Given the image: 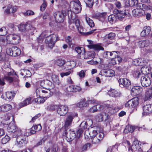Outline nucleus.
Returning a JSON list of instances; mask_svg holds the SVG:
<instances>
[{"mask_svg": "<svg viewBox=\"0 0 152 152\" xmlns=\"http://www.w3.org/2000/svg\"><path fill=\"white\" fill-rule=\"evenodd\" d=\"M152 98V87L147 89L145 94V100Z\"/></svg>", "mask_w": 152, "mask_h": 152, "instance_id": "nucleus-27", "label": "nucleus"}, {"mask_svg": "<svg viewBox=\"0 0 152 152\" xmlns=\"http://www.w3.org/2000/svg\"><path fill=\"white\" fill-rule=\"evenodd\" d=\"M139 99L135 97L129 100L125 104L126 107L128 108L134 107L138 105L139 104Z\"/></svg>", "mask_w": 152, "mask_h": 152, "instance_id": "nucleus-8", "label": "nucleus"}, {"mask_svg": "<svg viewBox=\"0 0 152 152\" xmlns=\"http://www.w3.org/2000/svg\"><path fill=\"white\" fill-rule=\"evenodd\" d=\"M140 81L142 85L144 87L148 86L151 83V79L147 75H144L142 76Z\"/></svg>", "mask_w": 152, "mask_h": 152, "instance_id": "nucleus-11", "label": "nucleus"}, {"mask_svg": "<svg viewBox=\"0 0 152 152\" xmlns=\"http://www.w3.org/2000/svg\"><path fill=\"white\" fill-rule=\"evenodd\" d=\"M34 100L35 102L38 104L43 103L45 101L44 99L41 97L37 98L35 99Z\"/></svg>", "mask_w": 152, "mask_h": 152, "instance_id": "nucleus-50", "label": "nucleus"}, {"mask_svg": "<svg viewBox=\"0 0 152 152\" xmlns=\"http://www.w3.org/2000/svg\"><path fill=\"white\" fill-rule=\"evenodd\" d=\"M108 53L109 54L110 58H112L114 57L116 58V56H117V53L116 51L110 52V53Z\"/></svg>", "mask_w": 152, "mask_h": 152, "instance_id": "nucleus-59", "label": "nucleus"}, {"mask_svg": "<svg viewBox=\"0 0 152 152\" xmlns=\"http://www.w3.org/2000/svg\"><path fill=\"white\" fill-rule=\"evenodd\" d=\"M34 14V12L31 10H28L25 12L23 13L24 16H29L33 15Z\"/></svg>", "mask_w": 152, "mask_h": 152, "instance_id": "nucleus-63", "label": "nucleus"}, {"mask_svg": "<svg viewBox=\"0 0 152 152\" xmlns=\"http://www.w3.org/2000/svg\"><path fill=\"white\" fill-rule=\"evenodd\" d=\"M59 40L58 35L53 34L47 37L45 40V43L49 48H52L54 46L56 42Z\"/></svg>", "mask_w": 152, "mask_h": 152, "instance_id": "nucleus-2", "label": "nucleus"}, {"mask_svg": "<svg viewBox=\"0 0 152 152\" xmlns=\"http://www.w3.org/2000/svg\"><path fill=\"white\" fill-rule=\"evenodd\" d=\"M68 14L69 19V27L72 30L75 29V25L76 28L77 29L79 32L81 33L83 31V28L81 26H80L79 20L75 18L76 15L74 13H72L71 11H69Z\"/></svg>", "mask_w": 152, "mask_h": 152, "instance_id": "nucleus-1", "label": "nucleus"}, {"mask_svg": "<svg viewBox=\"0 0 152 152\" xmlns=\"http://www.w3.org/2000/svg\"><path fill=\"white\" fill-rule=\"evenodd\" d=\"M71 4H73V10L74 12L75 13H78L81 10V7L80 3L79 0H76L75 1H72Z\"/></svg>", "mask_w": 152, "mask_h": 152, "instance_id": "nucleus-10", "label": "nucleus"}, {"mask_svg": "<svg viewBox=\"0 0 152 152\" xmlns=\"http://www.w3.org/2000/svg\"><path fill=\"white\" fill-rule=\"evenodd\" d=\"M126 14L124 11H120L118 13L117 15L118 18L121 19L122 18L124 17L125 15Z\"/></svg>", "mask_w": 152, "mask_h": 152, "instance_id": "nucleus-57", "label": "nucleus"}, {"mask_svg": "<svg viewBox=\"0 0 152 152\" xmlns=\"http://www.w3.org/2000/svg\"><path fill=\"white\" fill-rule=\"evenodd\" d=\"M16 7L11 6L8 7L5 10V12L7 14H9L10 12L12 13L15 12L17 10Z\"/></svg>", "mask_w": 152, "mask_h": 152, "instance_id": "nucleus-35", "label": "nucleus"}, {"mask_svg": "<svg viewBox=\"0 0 152 152\" xmlns=\"http://www.w3.org/2000/svg\"><path fill=\"white\" fill-rule=\"evenodd\" d=\"M116 20V17L114 15H111L109 16L108 20L110 23L113 24L114 23Z\"/></svg>", "mask_w": 152, "mask_h": 152, "instance_id": "nucleus-43", "label": "nucleus"}, {"mask_svg": "<svg viewBox=\"0 0 152 152\" xmlns=\"http://www.w3.org/2000/svg\"><path fill=\"white\" fill-rule=\"evenodd\" d=\"M91 145V144L89 143H87L84 145L82 147V151H85L89 149Z\"/></svg>", "mask_w": 152, "mask_h": 152, "instance_id": "nucleus-58", "label": "nucleus"}, {"mask_svg": "<svg viewBox=\"0 0 152 152\" xmlns=\"http://www.w3.org/2000/svg\"><path fill=\"white\" fill-rule=\"evenodd\" d=\"M118 145L117 144H115L112 146V147L108 148L107 150V152H113V151H117Z\"/></svg>", "mask_w": 152, "mask_h": 152, "instance_id": "nucleus-49", "label": "nucleus"}, {"mask_svg": "<svg viewBox=\"0 0 152 152\" xmlns=\"http://www.w3.org/2000/svg\"><path fill=\"white\" fill-rule=\"evenodd\" d=\"M104 115L102 114H99L96 116V119L99 122H101L103 120V117Z\"/></svg>", "mask_w": 152, "mask_h": 152, "instance_id": "nucleus-52", "label": "nucleus"}, {"mask_svg": "<svg viewBox=\"0 0 152 152\" xmlns=\"http://www.w3.org/2000/svg\"><path fill=\"white\" fill-rule=\"evenodd\" d=\"M4 78L10 83H12L13 80V78L10 76L4 75Z\"/></svg>", "mask_w": 152, "mask_h": 152, "instance_id": "nucleus-62", "label": "nucleus"}, {"mask_svg": "<svg viewBox=\"0 0 152 152\" xmlns=\"http://www.w3.org/2000/svg\"><path fill=\"white\" fill-rule=\"evenodd\" d=\"M96 104V101L94 99L88 100L86 101L84 99H81L80 102L77 104V106L82 108L84 107L88 106L89 104Z\"/></svg>", "mask_w": 152, "mask_h": 152, "instance_id": "nucleus-9", "label": "nucleus"}, {"mask_svg": "<svg viewBox=\"0 0 152 152\" xmlns=\"http://www.w3.org/2000/svg\"><path fill=\"white\" fill-rule=\"evenodd\" d=\"M75 50L78 53V54H84L85 53V50L84 48L77 47L75 48Z\"/></svg>", "mask_w": 152, "mask_h": 152, "instance_id": "nucleus-41", "label": "nucleus"}, {"mask_svg": "<svg viewBox=\"0 0 152 152\" xmlns=\"http://www.w3.org/2000/svg\"><path fill=\"white\" fill-rule=\"evenodd\" d=\"M132 13L133 16L139 18L143 16L145 12L144 10L141 9H136L132 11Z\"/></svg>", "mask_w": 152, "mask_h": 152, "instance_id": "nucleus-17", "label": "nucleus"}, {"mask_svg": "<svg viewBox=\"0 0 152 152\" xmlns=\"http://www.w3.org/2000/svg\"><path fill=\"white\" fill-rule=\"evenodd\" d=\"M142 87L138 86H134L131 89V94L134 96H136L141 93L142 91Z\"/></svg>", "mask_w": 152, "mask_h": 152, "instance_id": "nucleus-19", "label": "nucleus"}, {"mask_svg": "<svg viewBox=\"0 0 152 152\" xmlns=\"http://www.w3.org/2000/svg\"><path fill=\"white\" fill-rule=\"evenodd\" d=\"M15 95V92L14 91H8L5 93V95L9 100H11L14 98Z\"/></svg>", "mask_w": 152, "mask_h": 152, "instance_id": "nucleus-33", "label": "nucleus"}, {"mask_svg": "<svg viewBox=\"0 0 152 152\" xmlns=\"http://www.w3.org/2000/svg\"><path fill=\"white\" fill-rule=\"evenodd\" d=\"M65 39L66 42L70 46L72 44L71 37L70 36H68Z\"/></svg>", "mask_w": 152, "mask_h": 152, "instance_id": "nucleus-60", "label": "nucleus"}, {"mask_svg": "<svg viewBox=\"0 0 152 152\" xmlns=\"http://www.w3.org/2000/svg\"><path fill=\"white\" fill-rule=\"evenodd\" d=\"M86 22L90 27H93L94 26V24L93 21L89 18L86 17Z\"/></svg>", "mask_w": 152, "mask_h": 152, "instance_id": "nucleus-44", "label": "nucleus"}, {"mask_svg": "<svg viewBox=\"0 0 152 152\" xmlns=\"http://www.w3.org/2000/svg\"><path fill=\"white\" fill-rule=\"evenodd\" d=\"M36 93L37 95H39V96H43V97L46 98H48L52 94L49 90L46 88H38L36 91Z\"/></svg>", "mask_w": 152, "mask_h": 152, "instance_id": "nucleus-7", "label": "nucleus"}, {"mask_svg": "<svg viewBox=\"0 0 152 152\" xmlns=\"http://www.w3.org/2000/svg\"><path fill=\"white\" fill-rule=\"evenodd\" d=\"M6 53L9 55L13 56V51L12 50V47L11 48H7L6 49Z\"/></svg>", "mask_w": 152, "mask_h": 152, "instance_id": "nucleus-64", "label": "nucleus"}, {"mask_svg": "<svg viewBox=\"0 0 152 152\" xmlns=\"http://www.w3.org/2000/svg\"><path fill=\"white\" fill-rule=\"evenodd\" d=\"M43 3L40 7V10L42 11H43L45 9L47 4L46 3L45 0H43Z\"/></svg>", "mask_w": 152, "mask_h": 152, "instance_id": "nucleus-53", "label": "nucleus"}, {"mask_svg": "<svg viewBox=\"0 0 152 152\" xmlns=\"http://www.w3.org/2000/svg\"><path fill=\"white\" fill-rule=\"evenodd\" d=\"M17 127L14 122H11L7 126V130L8 132L13 133Z\"/></svg>", "mask_w": 152, "mask_h": 152, "instance_id": "nucleus-24", "label": "nucleus"}, {"mask_svg": "<svg viewBox=\"0 0 152 152\" xmlns=\"http://www.w3.org/2000/svg\"><path fill=\"white\" fill-rule=\"evenodd\" d=\"M86 70H82L78 74L79 77L81 78H84L86 75Z\"/></svg>", "mask_w": 152, "mask_h": 152, "instance_id": "nucleus-55", "label": "nucleus"}, {"mask_svg": "<svg viewBox=\"0 0 152 152\" xmlns=\"http://www.w3.org/2000/svg\"><path fill=\"white\" fill-rule=\"evenodd\" d=\"M9 38L10 39H12V41L14 42V44H16L18 43L20 41V37L19 35L15 34H10L6 37V39L8 40Z\"/></svg>", "mask_w": 152, "mask_h": 152, "instance_id": "nucleus-15", "label": "nucleus"}, {"mask_svg": "<svg viewBox=\"0 0 152 152\" xmlns=\"http://www.w3.org/2000/svg\"><path fill=\"white\" fill-rule=\"evenodd\" d=\"M143 115H148L152 113V105L146 104L143 107Z\"/></svg>", "mask_w": 152, "mask_h": 152, "instance_id": "nucleus-18", "label": "nucleus"}, {"mask_svg": "<svg viewBox=\"0 0 152 152\" xmlns=\"http://www.w3.org/2000/svg\"><path fill=\"white\" fill-rule=\"evenodd\" d=\"M66 135L67 137V140H68L69 142H71L74 140L76 136L75 133L73 132H70L69 134H66Z\"/></svg>", "mask_w": 152, "mask_h": 152, "instance_id": "nucleus-31", "label": "nucleus"}, {"mask_svg": "<svg viewBox=\"0 0 152 152\" xmlns=\"http://www.w3.org/2000/svg\"><path fill=\"white\" fill-rule=\"evenodd\" d=\"M16 142L17 145L20 147L23 146L27 142L26 140V137L23 135L17 137Z\"/></svg>", "mask_w": 152, "mask_h": 152, "instance_id": "nucleus-13", "label": "nucleus"}, {"mask_svg": "<svg viewBox=\"0 0 152 152\" xmlns=\"http://www.w3.org/2000/svg\"><path fill=\"white\" fill-rule=\"evenodd\" d=\"M140 127H139L135 126H130L127 125L126 126L125 129L124 130V132L126 133H128L129 132H132L134 131L137 129L140 130Z\"/></svg>", "mask_w": 152, "mask_h": 152, "instance_id": "nucleus-23", "label": "nucleus"}, {"mask_svg": "<svg viewBox=\"0 0 152 152\" xmlns=\"http://www.w3.org/2000/svg\"><path fill=\"white\" fill-rule=\"evenodd\" d=\"M57 108V106L55 105H49L47 107V109L49 110H55Z\"/></svg>", "mask_w": 152, "mask_h": 152, "instance_id": "nucleus-61", "label": "nucleus"}, {"mask_svg": "<svg viewBox=\"0 0 152 152\" xmlns=\"http://www.w3.org/2000/svg\"><path fill=\"white\" fill-rule=\"evenodd\" d=\"M52 79L53 81L55 83L59 85L60 81L58 79V77L56 75H53L52 76Z\"/></svg>", "mask_w": 152, "mask_h": 152, "instance_id": "nucleus-45", "label": "nucleus"}, {"mask_svg": "<svg viewBox=\"0 0 152 152\" xmlns=\"http://www.w3.org/2000/svg\"><path fill=\"white\" fill-rule=\"evenodd\" d=\"M18 28L20 31H24L27 30L31 33V34H33L34 32L36 31L35 27H33L30 23L28 22L26 24H21L18 26Z\"/></svg>", "mask_w": 152, "mask_h": 152, "instance_id": "nucleus-3", "label": "nucleus"}, {"mask_svg": "<svg viewBox=\"0 0 152 152\" xmlns=\"http://www.w3.org/2000/svg\"><path fill=\"white\" fill-rule=\"evenodd\" d=\"M87 7H91L94 4L93 0H84Z\"/></svg>", "mask_w": 152, "mask_h": 152, "instance_id": "nucleus-46", "label": "nucleus"}, {"mask_svg": "<svg viewBox=\"0 0 152 152\" xmlns=\"http://www.w3.org/2000/svg\"><path fill=\"white\" fill-rule=\"evenodd\" d=\"M108 94L110 96L112 97H117L119 96L120 93L117 90L111 89L108 92Z\"/></svg>", "mask_w": 152, "mask_h": 152, "instance_id": "nucleus-25", "label": "nucleus"}, {"mask_svg": "<svg viewBox=\"0 0 152 152\" xmlns=\"http://www.w3.org/2000/svg\"><path fill=\"white\" fill-rule=\"evenodd\" d=\"M55 64L60 67H62L66 64V61L61 59H58L54 61Z\"/></svg>", "mask_w": 152, "mask_h": 152, "instance_id": "nucleus-38", "label": "nucleus"}, {"mask_svg": "<svg viewBox=\"0 0 152 152\" xmlns=\"http://www.w3.org/2000/svg\"><path fill=\"white\" fill-rule=\"evenodd\" d=\"M67 15L66 12L64 13L63 11H57L54 13L53 16L56 22L62 23L64 21V16Z\"/></svg>", "mask_w": 152, "mask_h": 152, "instance_id": "nucleus-6", "label": "nucleus"}, {"mask_svg": "<svg viewBox=\"0 0 152 152\" xmlns=\"http://www.w3.org/2000/svg\"><path fill=\"white\" fill-rule=\"evenodd\" d=\"M90 49H92L95 50H104V48L100 45L98 44H92L88 45Z\"/></svg>", "mask_w": 152, "mask_h": 152, "instance_id": "nucleus-34", "label": "nucleus"}, {"mask_svg": "<svg viewBox=\"0 0 152 152\" xmlns=\"http://www.w3.org/2000/svg\"><path fill=\"white\" fill-rule=\"evenodd\" d=\"M12 108V106L10 104H4L2 105L0 107V111L3 112H6L10 110Z\"/></svg>", "mask_w": 152, "mask_h": 152, "instance_id": "nucleus-30", "label": "nucleus"}, {"mask_svg": "<svg viewBox=\"0 0 152 152\" xmlns=\"http://www.w3.org/2000/svg\"><path fill=\"white\" fill-rule=\"evenodd\" d=\"M41 129L42 126L40 124L34 125L31 129H26L24 134L26 136H29L35 134L36 132L40 131Z\"/></svg>", "mask_w": 152, "mask_h": 152, "instance_id": "nucleus-5", "label": "nucleus"}, {"mask_svg": "<svg viewBox=\"0 0 152 152\" xmlns=\"http://www.w3.org/2000/svg\"><path fill=\"white\" fill-rule=\"evenodd\" d=\"M22 135L21 130L18 127L13 133V137H14L17 138L19 136Z\"/></svg>", "mask_w": 152, "mask_h": 152, "instance_id": "nucleus-37", "label": "nucleus"}, {"mask_svg": "<svg viewBox=\"0 0 152 152\" xmlns=\"http://www.w3.org/2000/svg\"><path fill=\"white\" fill-rule=\"evenodd\" d=\"M31 97L27 98L22 102H21L19 104V106L20 107H22L31 104Z\"/></svg>", "mask_w": 152, "mask_h": 152, "instance_id": "nucleus-28", "label": "nucleus"}, {"mask_svg": "<svg viewBox=\"0 0 152 152\" xmlns=\"http://www.w3.org/2000/svg\"><path fill=\"white\" fill-rule=\"evenodd\" d=\"M97 106H100V105H97L94 106L89 109L88 110V111L91 113H94L96 112L97 110Z\"/></svg>", "mask_w": 152, "mask_h": 152, "instance_id": "nucleus-56", "label": "nucleus"}, {"mask_svg": "<svg viewBox=\"0 0 152 152\" xmlns=\"http://www.w3.org/2000/svg\"><path fill=\"white\" fill-rule=\"evenodd\" d=\"M13 51V56H16L20 55L21 53L20 50L16 47H12Z\"/></svg>", "mask_w": 152, "mask_h": 152, "instance_id": "nucleus-40", "label": "nucleus"}, {"mask_svg": "<svg viewBox=\"0 0 152 152\" xmlns=\"http://www.w3.org/2000/svg\"><path fill=\"white\" fill-rule=\"evenodd\" d=\"M10 139V137L8 135H6L1 140V142L3 144L7 143Z\"/></svg>", "mask_w": 152, "mask_h": 152, "instance_id": "nucleus-47", "label": "nucleus"}, {"mask_svg": "<svg viewBox=\"0 0 152 152\" xmlns=\"http://www.w3.org/2000/svg\"><path fill=\"white\" fill-rule=\"evenodd\" d=\"M140 146L141 145L140 144L138 141H134L133 142L132 146L129 148V150L132 152H134L137 151H140L141 149Z\"/></svg>", "mask_w": 152, "mask_h": 152, "instance_id": "nucleus-16", "label": "nucleus"}, {"mask_svg": "<svg viewBox=\"0 0 152 152\" xmlns=\"http://www.w3.org/2000/svg\"><path fill=\"white\" fill-rule=\"evenodd\" d=\"M151 31V27L149 26H146L143 27V30L141 33V36L142 37H145L149 34Z\"/></svg>", "mask_w": 152, "mask_h": 152, "instance_id": "nucleus-22", "label": "nucleus"}, {"mask_svg": "<svg viewBox=\"0 0 152 152\" xmlns=\"http://www.w3.org/2000/svg\"><path fill=\"white\" fill-rule=\"evenodd\" d=\"M74 118V115L72 114L68 115L65 122L64 126L65 128L68 127L71 125Z\"/></svg>", "mask_w": 152, "mask_h": 152, "instance_id": "nucleus-20", "label": "nucleus"}, {"mask_svg": "<svg viewBox=\"0 0 152 152\" xmlns=\"http://www.w3.org/2000/svg\"><path fill=\"white\" fill-rule=\"evenodd\" d=\"M68 111V107L66 105L59 106L57 110V113L60 116H64Z\"/></svg>", "mask_w": 152, "mask_h": 152, "instance_id": "nucleus-12", "label": "nucleus"}, {"mask_svg": "<svg viewBox=\"0 0 152 152\" xmlns=\"http://www.w3.org/2000/svg\"><path fill=\"white\" fill-rule=\"evenodd\" d=\"M128 1V0H127ZM138 0H128L129 5L132 7L137 4Z\"/></svg>", "mask_w": 152, "mask_h": 152, "instance_id": "nucleus-48", "label": "nucleus"}, {"mask_svg": "<svg viewBox=\"0 0 152 152\" xmlns=\"http://www.w3.org/2000/svg\"><path fill=\"white\" fill-rule=\"evenodd\" d=\"M118 82L120 85H122L126 88H129L131 87V82L128 79L126 78H121Z\"/></svg>", "mask_w": 152, "mask_h": 152, "instance_id": "nucleus-14", "label": "nucleus"}, {"mask_svg": "<svg viewBox=\"0 0 152 152\" xmlns=\"http://www.w3.org/2000/svg\"><path fill=\"white\" fill-rule=\"evenodd\" d=\"M10 116L8 115H5L4 116H3L1 118V119L2 120H3V121H1V123L4 124H6V123H4V122L5 121L9 120L10 119Z\"/></svg>", "mask_w": 152, "mask_h": 152, "instance_id": "nucleus-51", "label": "nucleus"}, {"mask_svg": "<svg viewBox=\"0 0 152 152\" xmlns=\"http://www.w3.org/2000/svg\"><path fill=\"white\" fill-rule=\"evenodd\" d=\"M96 136L98 137L99 139L101 141L102 140L104 136V134L102 132H100V128H99V132L97 131V134L96 135Z\"/></svg>", "mask_w": 152, "mask_h": 152, "instance_id": "nucleus-54", "label": "nucleus"}, {"mask_svg": "<svg viewBox=\"0 0 152 152\" xmlns=\"http://www.w3.org/2000/svg\"><path fill=\"white\" fill-rule=\"evenodd\" d=\"M102 72L106 77H107L113 76L115 74L114 71L110 69L103 70H102Z\"/></svg>", "mask_w": 152, "mask_h": 152, "instance_id": "nucleus-26", "label": "nucleus"}, {"mask_svg": "<svg viewBox=\"0 0 152 152\" xmlns=\"http://www.w3.org/2000/svg\"><path fill=\"white\" fill-rule=\"evenodd\" d=\"M4 75L10 76L15 75V73L12 69H7L4 72Z\"/></svg>", "mask_w": 152, "mask_h": 152, "instance_id": "nucleus-39", "label": "nucleus"}, {"mask_svg": "<svg viewBox=\"0 0 152 152\" xmlns=\"http://www.w3.org/2000/svg\"><path fill=\"white\" fill-rule=\"evenodd\" d=\"M150 44L149 40H141L139 42L138 45L140 48H144L148 46Z\"/></svg>", "mask_w": 152, "mask_h": 152, "instance_id": "nucleus-32", "label": "nucleus"}, {"mask_svg": "<svg viewBox=\"0 0 152 152\" xmlns=\"http://www.w3.org/2000/svg\"><path fill=\"white\" fill-rule=\"evenodd\" d=\"M76 64V62L74 61H67L66 63L64 69H72L75 67Z\"/></svg>", "mask_w": 152, "mask_h": 152, "instance_id": "nucleus-21", "label": "nucleus"}, {"mask_svg": "<svg viewBox=\"0 0 152 152\" xmlns=\"http://www.w3.org/2000/svg\"><path fill=\"white\" fill-rule=\"evenodd\" d=\"M151 68L147 66H145L141 69V71L143 74L145 75L149 74Z\"/></svg>", "mask_w": 152, "mask_h": 152, "instance_id": "nucleus-36", "label": "nucleus"}, {"mask_svg": "<svg viewBox=\"0 0 152 152\" xmlns=\"http://www.w3.org/2000/svg\"><path fill=\"white\" fill-rule=\"evenodd\" d=\"M115 34L113 33H110L106 35L104 38L106 40H111L113 39L115 37Z\"/></svg>", "mask_w": 152, "mask_h": 152, "instance_id": "nucleus-42", "label": "nucleus"}, {"mask_svg": "<svg viewBox=\"0 0 152 152\" xmlns=\"http://www.w3.org/2000/svg\"><path fill=\"white\" fill-rule=\"evenodd\" d=\"M106 15V13L105 12H99L95 14L94 16L101 21H103L104 20Z\"/></svg>", "mask_w": 152, "mask_h": 152, "instance_id": "nucleus-29", "label": "nucleus"}, {"mask_svg": "<svg viewBox=\"0 0 152 152\" xmlns=\"http://www.w3.org/2000/svg\"><path fill=\"white\" fill-rule=\"evenodd\" d=\"M99 128L98 127H94L92 129L91 132L89 133V135L92 139V142L94 144H98L99 143L101 140L96 136L97 131L99 132Z\"/></svg>", "mask_w": 152, "mask_h": 152, "instance_id": "nucleus-4", "label": "nucleus"}]
</instances>
